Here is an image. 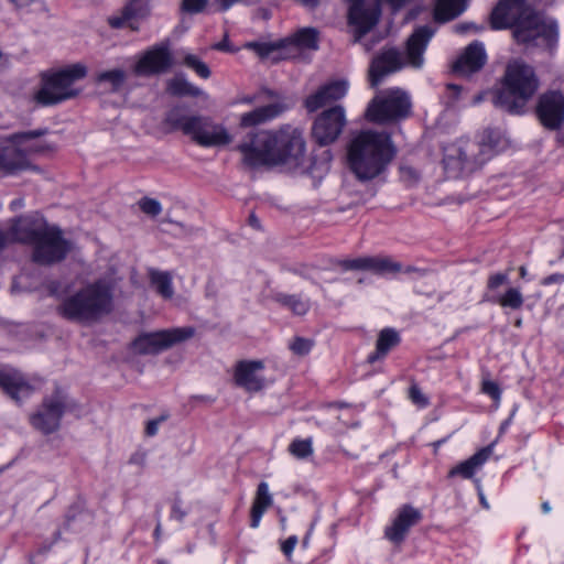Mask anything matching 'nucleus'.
<instances>
[{"mask_svg": "<svg viewBox=\"0 0 564 564\" xmlns=\"http://www.w3.org/2000/svg\"><path fill=\"white\" fill-rule=\"evenodd\" d=\"M303 131L283 126L278 130L249 132L238 145L242 162L250 167L297 166L305 154Z\"/></svg>", "mask_w": 564, "mask_h": 564, "instance_id": "1", "label": "nucleus"}, {"mask_svg": "<svg viewBox=\"0 0 564 564\" xmlns=\"http://www.w3.org/2000/svg\"><path fill=\"white\" fill-rule=\"evenodd\" d=\"M495 29L513 28L518 42L536 45H550L557 35V25L553 20L535 13L524 0H501L491 14Z\"/></svg>", "mask_w": 564, "mask_h": 564, "instance_id": "2", "label": "nucleus"}, {"mask_svg": "<svg viewBox=\"0 0 564 564\" xmlns=\"http://www.w3.org/2000/svg\"><path fill=\"white\" fill-rule=\"evenodd\" d=\"M394 154L391 138L386 132L362 130L351 134L347 143V164L359 181L381 175Z\"/></svg>", "mask_w": 564, "mask_h": 564, "instance_id": "3", "label": "nucleus"}, {"mask_svg": "<svg viewBox=\"0 0 564 564\" xmlns=\"http://www.w3.org/2000/svg\"><path fill=\"white\" fill-rule=\"evenodd\" d=\"M112 307V286L106 281H96L65 296L56 311L67 321L90 325L108 315Z\"/></svg>", "mask_w": 564, "mask_h": 564, "instance_id": "4", "label": "nucleus"}, {"mask_svg": "<svg viewBox=\"0 0 564 564\" xmlns=\"http://www.w3.org/2000/svg\"><path fill=\"white\" fill-rule=\"evenodd\" d=\"M539 88V79L533 68L512 61L507 65L502 86L492 96V102L511 113H521Z\"/></svg>", "mask_w": 564, "mask_h": 564, "instance_id": "5", "label": "nucleus"}, {"mask_svg": "<svg viewBox=\"0 0 564 564\" xmlns=\"http://www.w3.org/2000/svg\"><path fill=\"white\" fill-rule=\"evenodd\" d=\"M434 34L430 26L417 28L406 42V61L404 62L399 51L388 48L377 55L370 65L369 80L372 87L380 84L382 78L401 69L405 64L414 68H421L424 64L423 54Z\"/></svg>", "mask_w": 564, "mask_h": 564, "instance_id": "6", "label": "nucleus"}, {"mask_svg": "<svg viewBox=\"0 0 564 564\" xmlns=\"http://www.w3.org/2000/svg\"><path fill=\"white\" fill-rule=\"evenodd\" d=\"M12 243H31L37 247H66L63 232L50 225L39 212L28 213L8 221Z\"/></svg>", "mask_w": 564, "mask_h": 564, "instance_id": "7", "label": "nucleus"}, {"mask_svg": "<svg viewBox=\"0 0 564 564\" xmlns=\"http://www.w3.org/2000/svg\"><path fill=\"white\" fill-rule=\"evenodd\" d=\"M494 147L486 142L459 139L444 148L443 163L447 173L459 176L471 173L490 159Z\"/></svg>", "mask_w": 564, "mask_h": 564, "instance_id": "8", "label": "nucleus"}, {"mask_svg": "<svg viewBox=\"0 0 564 564\" xmlns=\"http://www.w3.org/2000/svg\"><path fill=\"white\" fill-rule=\"evenodd\" d=\"M167 122L177 130H181L192 141L203 148L225 147L232 141L231 134L220 123H216L206 117L177 116L171 112Z\"/></svg>", "mask_w": 564, "mask_h": 564, "instance_id": "9", "label": "nucleus"}, {"mask_svg": "<svg viewBox=\"0 0 564 564\" xmlns=\"http://www.w3.org/2000/svg\"><path fill=\"white\" fill-rule=\"evenodd\" d=\"M87 69L83 64H73L57 72L43 76L42 87L35 93L34 99L43 105L51 106L74 98L79 94L75 84L83 79Z\"/></svg>", "mask_w": 564, "mask_h": 564, "instance_id": "10", "label": "nucleus"}, {"mask_svg": "<svg viewBox=\"0 0 564 564\" xmlns=\"http://www.w3.org/2000/svg\"><path fill=\"white\" fill-rule=\"evenodd\" d=\"M318 33L315 29L304 28L293 35L273 43H249L248 47L254 50L261 56L279 58H300L306 51H315L318 47Z\"/></svg>", "mask_w": 564, "mask_h": 564, "instance_id": "11", "label": "nucleus"}, {"mask_svg": "<svg viewBox=\"0 0 564 564\" xmlns=\"http://www.w3.org/2000/svg\"><path fill=\"white\" fill-rule=\"evenodd\" d=\"M411 98L400 88H389L378 93L366 110L367 120L386 123L406 117L411 111Z\"/></svg>", "mask_w": 564, "mask_h": 564, "instance_id": "12", "label": "nucleus"}, {"mask_svg": "<svg viewBox=\"0 0 564 564\" xmlns=\"http://www.w3.org/2000/svg\"><path fill=\"white\" fill-rule=\"evenodd\" d=\"M194 334L195 329L189 326L144 333L133 340L132 349L139 355H155L192 338Z\"/></svg>", "mask_w": 564, "mask_h": 564, "instance_id": "13", "label": "nucleus"}, {"mask_svg": "<svg viewBox=\"0 0 564 564\" xmlns=\"http://www.w3.org/2000/svg\"><path fill=\"white\" fill-rule=\"evenodd\" d=\"M64 410L65 398L56 391L43 400L41 409L30 416V423L44 434L53 433L59 427Z\"/></svg>", "mask_w": 564, "mask_h": 564, "instance_id": "14", "label": "nucleus"}, {"mask_svg": "<svg viewBox=\"0 0 564 564\" xmlns=\"http://www.w3.org/2000/svg\"><path fill=\"white\" fill-rule=\"evenodd\" d=\"M346 124L345 110L341 106L323 111L313 126V138L321 145H327L338 139Z\"/></svg>", "mask_w": 564, "mask_h": 564, "instance_id": "15", "label": "nucleus"}, {"mask_svg": "<svg viewBox=\"0 0 564 564\" xmlns=\"http://www.w3.org/2000/svg\"><path fill=\"white\" fill-rule=\"evenodd\" d=\"M539 119L543 127L558 130L564 124V95L560 91L543 94L536 107Z\"/></svg>", "mask_w": 564, "mask_h": 564, "instance_id": "16", "label": "nucleus"}, {"mask_svg": "<svg viewBox=\"0 0 564 564\" xmlns=\"http://www.w3.org/2000/svg\"><path fill=\"white\" fill-rule=\"evenodd\" d=\"M0 389L18 404L28 399L34 392V387L26 377L9 366L0 367Z\"/></svg>", "mask_w": 564, "mask_h": 564, "instance_id": "17", "label": "nucleus"}, {"mask_svg": "<svg viewBox=\"0 0 564 564\" xmlns=\"http://www.w3.org/2000/svg\"><path fill=\"white\" fill-rule=\"evenodd\" d=\"M173 64L172 55L166 45L154 46L142 54L135 66L137 75L148 76L167 70Z\"/></svg>", "mask_w": 564, "mask_h": 564, "instance_id": "18", "label": "nucleus"}, {"mask_svg": "<svg viewBox=\"0 0 564 564\" xmlns=\"http://www.w3.org/2000/svg\"><path fill=\"white\" fill-rule=\"evenodd\" d=\"M264 364L261 360H242L236 365L234 379L237 386L249 392L260 391L265 386L262 375Z\"/></svg>", "mask_w": 564, "mask_h": 564, "instance_id": "19", "label": "nucleus"}, {"mask_svg": "<svg viewBox=\"0 0 564 564\" xmlns=\"http://www.w3.org/2000/svg\"><path fill=\"white\" fill-rule=\"evenodd\" d=\"M348 83L346 80H334L321 86L314 94L305 100V107L314 112L322 107L335 102L346 96Z\"/></svg>", "mask_w": 564, "mask_h": 564, "instance_id": "20", "label": "nucleus"}, {"mask_svg": "<svg viewBox=\"0 0 564 564\" xmlns=\"http://www.w3.org/2000/svg\"><path fill=\"white\" fill-rule=\"evenodd\" d=\"M422 519L420 510L410 505L403 506L393 523L386 529V536L393 543H401L409 529Z\"/></svg>", "mask_w": 564, "mask_h": 564, "instance_id": "21", "label": "nucleus"}, {"mask_svg": "<svg viewBox=\"0 0 564 564\" xmlns=\"http://www.w3.org/2000/svg\"><path fill=\"white\" fill-rule=\"evenodd\" d=\"M13 137L0 147V173L3 175L14 174L30 166L29 160L20 153Z\"/></svg>", "mask_w": 564, "mask_h": 564, "instance_id": "22", "label": "nucleus"}, {"mask_svg": "<svg viewBox=\"0 0 564 564\" xmlns=\"http://www.w3.org/2000/svg\"><path fill=\"white\" fill-rule=\"evenodd\" d=\"M486 62L484 45L479 42L468 45L454 64V70L460 75H469L480 69Z\"/></svg>", "mask_w": 564, "mask_h": 564, "instance_id": "23", "label": "nucleus"}, {"mask_svg": "<svg viewBox=\"0 0 564 564\" xmlns=\"http://www.w3.org/2000/svg\"><path fill=\"white\" fill-rule=\"evenodd\" d=\"M283 111L284 107L279 102L259 107L250 112L241 115L240 126L245 128L258 126L276 118Z\"/></svg>", "mask_w": 564, "mask_h": 564, "instance_id": "24", "label": "nucleus"}, {"mask_svg": "<svg viewBox=\"0 0 564 564\" xmlns=\"http://www.w3.org/2000/svg\"><path fill=\"white\" fill-rule=\"evenodd\" d=\"M492 454V447L487 446L479 449L468 459L459 463L451 469L449 477L462 476L463 478H471L475 471L480 468Z\"/></svg>", "mask_w": 564, "mask_h": 564, "instance_id": "25", "label": "nucleus"}, {"mask_svg": "<svg viewBox=\"0 0 564 564\" xmlns=\"http://www.w3.org/2000/svg\"><path fill=\"white\" fill-rule=\"evenodd\" d=\"M348 269H369L377 273L399 272L401 265L389 258H359L346 263Z\"/></svg>", "mask_w": 564, "mask_h": 564, "instance_id": "26", "label": "nucleus"}, {"mask_svg": "<svg viewBox=\"0 0 564 564\" xmlns=\"http://www.w3.org/2000/svg\"><path fill=\"white\" fill-rule=\"evenodd\" d=\"M273 502L272 496L269 492V486L262 481L258 485L256 497L251 507V527L257 528L265 510L271 507Z\"/></svg>", "mask_w": 564, "mask_h": 564, "instance_id": "27", "label": "nucleus"}, {"mask_svg": "<svg viewBox=\"0 0 564 564\" xmlns=\"http://www.w3.org/2000/svg\"><path fill=\"white\" fill-rule=\"evenodd\" d=\"M467 8V0H435L434 18L438 22L451 21Z\"/></svg>", "mask_w": 564, "mask_h": 564, "instance_id": "28", "label": "nucleus"}, {"mask_svg": "<svg viewBox=\"0 0 564 564\" xmlns=\"http://www.w3.org/2000/svg\"><path fill=\"white\" fill-rule=\"evenodd\" d=\"M42 134L41 131H32V132H22L18 134H13L14 144L20 153H23L28 159L29 154L40 153L47 149L45 142L39 140V137Z\"/></svg>", "mask_w": 564, "mask_h": 564, "instance_id": "29", "label": "nucleus"}, {"mask_svg": "<svg viewBox=\"0 0 564 564\" xmlns=\"http://www.w3.org/2000/svg\"><path fill=\"white\" fill-rule=\"evenodd\" d=\"M399 335L394 329H382L377 339L376 351L369 355L368 361L372 364L384 357L391 348L399 344Z\"/></svg>", "mask_w": 564, "mask_h": 564, "instance_id": "30", "label": "nucleus"}, {"mask_svg": "<svg viewBox=\"0 0 564 564\" xmlns=\"http://www.w3.org/2000/svg\"><path fill=\"white\" fill-rule=\"evenodd\" d=\"M149 276L152 286L155 288L161 296L164 299H171L173 296L172 276L169 272L150 269Z\"/></svg>", "mask_w": 564, "mask_h": 564, "instance_id": "31", "label": "nucleus"}, {"mask_svg": "<svg viewBox=\"0 0 564 564\" xmlns=\"http://www.w3.org/2000/svg\"><path fill=\"white\" fill-rule=\"evenodd\" d=\"M274 301L288 307L295 315H304L310 310V302L297 295L278 293L274 295Z\"/></svg>", "mask_w": 564, "mask_h": 564, "instance_id": "32", "label": "nucleus"}, {"mask_svg": "<svg viewBox=\"0 0 564 564\" xmlns=\"http://www.w3.org/2000/svg\"><path fill=\"white\" fill-rule=\"evenodd\" d=\"M66 257V249H34L32 260L42 265L62 261Z\"/></svg>", "mask_w": 564, "mask_h": 564, "instance_id": "33", "label": "nucleus"}, {"mask_svg": "<svg viewBox=\"0 0 564 564\" xmlns=\"http://www.w3.org/2000/svg\"><path fill=\"white\" fill-rule=\"evenodd\" d=\"M495 302L505 308L519 310L522 307L524 299L519 289L509 288L505 293L497 296Z\"/></svg>", "mask_w": 564, "mask_h": 564, "instance_id": "34", "label": "nucleus"}, {"mask_svg": "<svg viewBox=\"0 0 564 564\" xmlns=\"http://www.w3.org/2000/svg\"><path fill=\"white\" fill-rule=\"evenodd\" d=\"M97 80L100 84H105L111 90L119 89L126 80V74L121 69H111L101 72L97 76Z\"/></svg>", "mask_w": 564, "mask_h": 564, "instance_id": "35", "label": "nucleus"}, {"mask_svg": "<svg viewBox=\"0 0 564 564\" xmlns=\"http://www.w3.org/2000/svg\"><path fill=\"white\" fill-rule=\"evenodd\" d=\"M290 453L299 458L303 459L313 454L312 441L306 440H294L289 446Z\"/></svg>", "mask_w": 564, "mask_h": 564, "instance_id": "36", "label": "nucleus"}, {"mask_svg": "<svg viewBox=\"0 0 564 564\" xmlns=\"http://www.w3.org/2000/svg\"><path fill=\"white\" fill-rule=\"evenodd\" d=\"M184 64L204 79H207L210 76V70L207 64L194 54H185Z\"/></svg>", "mask_w": 564, "mask_h": 564, "instance_id": "37", "label": "nucleus"}, {"mask_svg": "<svg viewBox=\"0 0 564 564\" xmlns=\"http://www.w3.org/2000/svg\"><path fill=\"white\" fill-rule=\"evenodd\" d=\"M169 90L174 95H197L199 90L181 77H176L169 83Z\"/></svg>", "mask_w": 564, "mask_h": 564, "instance_id": "38", "label": "nucleus"}, {"mask_svg": "<svg viewBox=\"0 0 564 564\" xmlns=\"http://www.w3.org/2000/svg\"><path fill=\"white\" fill-rule=\"evenodd\" d=\"M140 210L149 217H156L162 212V205L158 199L144 197L138 202Z\"/></svg>", "mask_w": 564, "mask_h": 564, "instance_id": "39", "label": "nucleus"}, {"mask_svg": "<svg viewBox=\"0 0 564 564\" xmlns=\"http://www.w3.org/2000/svg\"><path fill=\"white\" fill-rule=\"evenodd\" d=\"M313 340L303 338V337H295L289 345L290 349L299 356H305L307 355L312 347H313Z\"/></svg>", "mask_w": 564, "mask_h": 564, "instance_id": "40", "label": "nucleus"}, {"mask_svg": "<svg viewBox=\"0 0 564 564\" xmlns=\"http://www.w3.org/2000/svg\"><path fill=\"white\" fill-rule=\"evenodd\" d=\"M462 96V89L459 86L449 84L446 86L444 93V101L448 107H455L458 105Z\"/></svg>", "mask_w": 564, "mask_h": 564, "instance_id": "41", "label": "nucleus"}, {"mask_svg": "<svg viewBox=\"0 0 564 564\" xmlns=\"http://www.w3.org/2000/svg\"><path fill=\"white\" fill-rule=\"evenodd\" d=\"M481 391L488 394L495 402H500L501 389L497 382L489 379H484L481 383Z\"/></svg>", "mask_w": 564, "mask_h": 564, "instance_id": "42", "label": "nucleus"}, {"mask_svg": "<svg viewBox=\"0 0 564 564\" xmlns=\"http://www.w3.org/2000/svg\"><path fill=\"white\" fill-rule=\"evenodd\" d=\"M131 18L132 9L130 7H127L123 9L120 15L109 18V24L115 29L123 28L124 25H127Z\"/></svg>", "mask_w": 564, "mask_h": 564, "instance_id": "43", "label": "nucleus"}, {"mask_svg": "<svg viewBox=\"0 0 564 564\" xmlns=\"http://www.w3.org/2000/svg\"><path fill=\"white\" fill-rule=\"evenodd\" d=\"M409 398L419 408H425L429 404V399L424 395L416 384H412L409 389Z\"/></svg>", "mask_w": 564, "mask_h": 564, "instance_id": "44", "label": "nucleus"}, {"mask_svg": "<svg viewBox=\"0 0 564 564\" xmlns=\"http://www.w3.org/2000/svg\"><path fill=\"white\" fill-rule=\"evenodd\" d=\"M207 2L208 0H183L182 10L191 14L199 13L205 9Z\"/></svg>", "mask_w": 564, "mask_h": 564, "instance_id": "45", "label": "nucleus"}, {"mask_svg": "<svg viewBox=\"0 0 564 564\" xmlns=\"http://www.w3.org/2000/svg\"><path fill=\"white\" fill-rule=\"evenodd\" d=\"M507 282L508 275L506 273H496L489 276L487 286L490 290H495Z\"/></svg>", "mask_w": 564, "mask_h": 564, "instance_id": "46", "label": "nucleus"}, {"mask_svg": "<svg viewBox=\"0 0 564 564\" xmlns=\"http://www.w3.org/2000/svg\"><path fill=\"white\" fill-rule=\"evenodd\" d=\"M297 544V538L295 535H292L288 538L281 545L282 552L286 556H291L292 552L294 551L295 546Z\"/></svg>", "mask_w": 564, "mask_h": 564, "instance_id": "47", "label": "nucleus"}, {"mask_svg": "<svg viewBox=\"0 0 564 564\" xmlns=\"http://www.w3.org/2000/svg\"><path fill=\"white\" fill-rule=\"evenodd\" d=\"M164 420V417L151 420L148 422L145 427V434L148 436H154L159 431L160 423Z\"/></svg>", "mask_w": 564, "mask_h": 564, "instance_id": "48", "label": "nucleus"}, {"mask_svg": "<svg viewBox=\"0 0 564 564\" xmlns=\"http://www.w3.org/2000/svg\"><path fill=\"white\" fill-rule=\"evenodd\" d=\"M246 0H215L214 3L217 6V10L227 11L234 4L245 2Z\"/></svg>", "mask_w": 564, "mask_h": 564, "instance_id": "49", "label": "nucleus"}, {"mask_svg": "<svg viewBox=\"0 0 564 564\" xmlns=\"http://www.w3.org/2000/svg\"><path fill=\"white\" fill-rule=\"evenodd\" d=\"M564 281V275L560 273L551 274L542 280L543 285H550L552 283H562Z\"/></svg>", "mask_w": 564, "mask_h": 564, "instance_id": "50", "label": "nucleus"}, {"mask_svg": "<svg viewBox=\"0 0 564 564\" xmlns=\"http://www.w3.org/2000/svg\"><path fill=\"white\" fill-rule=\"evenodd\" d=\"M456 33H466L470 30L477 31V26L471 23H460L454 26Z\"/></svg>", "mask_w": 564, "mask_h": 564, "instance_id": "51", "label": "nucleus"}, {"mask_svg": "<svg viewBox=\"0 0 564 564\" xmlns=\"http://www.w3.org/2000/svg\"><path fill=\"white\" fill-rule=\"evenodd\" d=\"M185 511L181 509L178 505H174L172 508V517L175 518L178 521H182L185 517Z\"/></svg>", "mask_w": 564, "mask_h": 564, "instance_id": "52", "label": "nucleus"}, {"mask_svg": "<svg viewBox=\"0 0 564 564\" xmlns=\"http://www.w3.org/2000/svg\"><path fill=\"white\" fill-rule=\"evenodd\" d=\"M24 206H25V202H24V199H23V198H17V199H13V200L10 203V205H9V207H10V209H11L12 212H17V210H19V209L23 208Z\"/></svg>", "mask_w": 564, "mask_h": 564, "instance_id": "53", "label": "nucleus"}, {"mask_svg": "<svg viewBox=\"0 0 564 564\" xmlns=\"http://www.w3.org/2000/svg\"><path fill=\"white\" fill-rule=\"evenodd\" d=\"M9 235V228L7 230H3L0 228V247H3L6 243L11 242Z\"/></svg>", "mask_w": 564, "mask_h": 564, "instance_id": "54", "label": "nucleus"}, {"mask_svg": "<svg viewBox=\"0 0 564 564\" xmlns=\"http://www.w3.org/2000/svg\"><path fill=\"white\" fill-rule=\"evenodd\" d=\"M15 7H26L34 2V0H10Z\"/></svg>", "mask_w": 564, "mask_h": 564, "instance_id": "55", "label": "nucleus"}, {"mask_svg": "<svg viewBox=\"0 0 564 564\" xmlns=\"http://www.w3.org/2000/svg\"><path fill=\"white\" fill-rule=\"evenodd\" d=\"M479 499H480V503L481 506L485 508V509H489V503L487 501V499L485 498L484 494L480 492L479 494Z\"/></svg>", "mask_w": 564, "mask_h": 564, "instance_id": "56", "label": "nucleus"}, {"mask_svg": "<svg viewBox=\"0 0 564 564\" xmlns=\"http://www.w3.org/2000/svg\"><path fill=\"white\" fill-rule=\"evenodd\" d=\"M305 6L314 7L317 4L318 0H300Z\"/></svg>", "mask_w": 564, "mask_h": 564, "instance_id": "57", "label": "nucleus"}, {"mask_svg": "<svg viewBox=\"0 0 564 564\" xmlns=\"http://www.w3.org/2000/svg\"><path fill=\"white\" fill-rule=\"evenodd\" d=\"M519 274L522 279H524L527 276V269L524 267H520Z\"/></svg>", "mask_w": 564, "mask_h": 564, "instance_id": "58", "label": "nucleus"}, {"mask_svg": "<svg viewBox=\"0 0 564 564\" xmlns=\"http://www.w3.org/2000/svg\"><path fill=\"white\" fill-rule=\"evenodd\" d=\"M542 509L544 512H549L551 510V507L547 502L542 503Z\"/></svg>", "mask_w": 564, "mask_h": 564, "instance_id": "59", "label": "nucleus"}, {"mask_svg": "<svg viewBox=\"0 0 564 564\" xmlns=\"http://www.w3.org/2000/svg\"><path fill=\"white\" fill-rule=\"evenodd\" d=\"M557 141H558L561 144H563V145H564V133H560V134L557 135Z\"/></svg>", "mask_w": 564, "mask_h": 564, "instance_id": "60", "label": "nucleus"}, {"mask_svg": "<svg viewBox=\"0 0 564 564\" xmlns=\"http://www.w3.org/2000/svg\"><path fill=\"white\" fill-rule=\"evenodd\" d=\"M160 530H161V525H160V524H158V525H156V528H155V531H154V534H155L156 539H158V538H159V535H160Z\"/></svg>", "mask_w": 564, "mask_h": 564, "instance_id": "61", "label": "nucleus"}, {"mask_svg": "<svg viewBox=\"0 0 564 564\" xmlns=\"http://www.w3.org/2000/svg\"><path fill=\"white\" fill-rule=\"evenodd\" d=\"M482 99V96L481 95H478L474 98V101L473 104H478L480 100Z\"/></svg>", "mask_w": 564, "mask_h": 564, "instance_id": "62", "label": "nucleus"}, {"mask_svg": "<svg viewBox=\"0 0 564 564\" xmlns=\"http://www.w3.org/2000/svg\"><path fill=\"white\" fill-rule=\"evenodd\" d=\"M215 47H216L217 50H224V46H223L221 44H217Z\"/></svg>", "mask_w": 564, "mask_h": 564, "instance_id": "63", "label": "nucleus"}, {"mask_svg": "<svg viewBox=\"0 0 564 564\" xmlns=\"http://www.w3.org/2000/svg\"><path fill=\"white\" fill-rule=\"evenodd\" d=\"M364 45H365V47H366V50H367V51H369V50L371 48V47H370V46H368L367 44H364Z\"/></svg>", "mask_w": 564, "mask_h": 564, "instance_id": "64", "label": "nucleus"}]
</instances>
